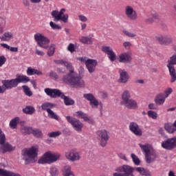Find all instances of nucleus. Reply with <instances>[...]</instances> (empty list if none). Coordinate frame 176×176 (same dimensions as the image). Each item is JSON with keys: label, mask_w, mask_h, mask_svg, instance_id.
Wrapping results in <instances>:
<instances>
[{"label": "nucleus", "mask_w": 176, "mask_h": 176, "mask_svg": "<svg viewBox=\"0 0 176 176\" xmlns=\"http://www.w3.org/2000/svg\"><path fill=\"white\" fill-rule=\"evenodd\" d=\"M61 134H62L61 131H57L49 133L47 135L50 138H56V137H59V135H61Z\"/></svg>", "instance_id": "79ce46f5"}, {"label": "nucleus", "mask_w": 176, "mask_h": 176, "mask_svg": "<svg viewBox=\"0 0 176 176\" xmlns=\"http://www.w3.org/2000/svg\"><path fill=\"white\" fill-rule=\"evenodd\" d=\"M6 142V135H5V133L2 131V129H0V145L1 144H5Z\"/></svg>", "instance_id": "37998d69"}, {"label": "nucleus", "mask_w": 176, "mask_h": 176, "mask_svg": "<svg viewBox=\"0 0 176 176\" xmlns=\"http://www.w3.org/2000/svg\"><path fill=\"white\" fill-rule=\"evenodd\" d=\"M166 98L164 94H159L155 98V102L157 105H163L166 101Z\"/></svg>", "instance_id": "b1692460"}, {"label": "nucleus", "mask_w": 176, "mask_h": 176, "mask_svg": "<svg viewBox=\"0 0 176 176\" xmlns=\"http://www.w3.org/2000/svg\"><path fill=\"white\" fill-rule=\"evenodd\" d=\"M153 21H155L153 18H148L146 19V23H147V24H151V23H153Z\"/></svg>", "instance_id": "680f3d73"}, {"label": "nucleus", "mask_w": 176, "mask_h": 176, "mask_svg": "<svg viewBox=\"0 0 176 176\" xmlns=\"http://www.w3.org/2000/svg\"><path fill=\"white\" fill-rule=\"evenodd\" d=\"M36 54H37V56H45V52L38 49H36Z\"/></svg>", "instance_id": "13d9d810"}, {"label": "nucleus", "mask_w": 176, "mask_h": 176, "mask_svg": "<svg viewBox=\"0 0 176 176\" xmlns=\"http://www.w3.org/2000/svg\"><path fill=\"white\" fill-rule=\"evenodd\" d=\"M30 78L27 76L16 75V78L11 80H3L1 83L6 90H11L13 87H17L19 83H28Z\"/></svg>", "instance_id": "f03ea898"}, {"label": "nucleus", "mask_w": 176, "mask_h": 176, "mask_svg": "<svg viewBox=\"0 0 176 176\" xmlns=\"http://www.w3.org/2000/svg\"><path fill=\"white\" fill-rule=\"evenodd\" d=\"M61 157L60 153H52L50 151L45 153L43 157L38 160V164H52L54 162H57Z\"/></svg>", "instance_id": "423d86ee"}, {"label": "nucleus", "mask_w": 176, "mask_h": 176, "mask_svg": "<svg viewBox=\"0 0 176 176\" xmlns=\"http://www.w3.org/2000/svg\"><path fill=\"white\" fill-rule=\"evenodd\" d=\"M6 91V89L3 85L0 86V94H3Z\"/></svg>", "instance_id": "e2e57ef3"}, {"label": "nucleus", "mask_w": 176, "mask_h": 176, "mask_svg": "<svg viewBox=\"0 0 176 176\" xmlns=\"http://www.w3.org/2000/svg\"><path fill=\"white\" fill-rule=\"evenodd\" d=\"M65 13V8H62L58 12V10H53L51 12V16L54 19V21L56 23L58 21H63V23H68V19L69 16L68 14H64Z\"/></svg>", "instance_id": "1a4fd4ad"}, {"label": "nucleus", "mask_w": 176, "mask_h": 176, "mask_svg": "<svg viewBox=\"0 0 176 176\" xmlns=\"http://www.w3.org/2000/svg\"><path fill=\"white\" fill-rule=\"evenodd\" d=\"M80 61H81V63H85V64H86V61H87V57H81L79 58Z\"/></svg>", "instance_id": "69168bd1"}, {"label": "nucleus", "mask_w": 176, "mask_h": 176, "mask_svg": "<svg viewBox=\"0 0 176 176\" xmlns=\"http://www.w3.org/2000/svg\"><path fill=\"white\" fill-rule=\"evenodd\" d=\"M23 112L26 115H33L35 113V108L32 106H26L23 109Z\"/></svg>", "instance_id": "473e14b6"}, {"label": "nucleus", "mask_w": 176, "mask_h": 176, "mask_svg": "<svg viewBox=\"0 0 176 176\" xmlns=\"http://www.w3.org/2000/svg\"><path fill=\"white\" fill-rule=\"evenodd\" d=\"M131 54L129 52H124L120 54L119 56V62L123 63L124 64H129L131 63Z\"/></svg>", "instance_id": "412c9836"}, {"label": "nucleus", "mask_w": 176, "mask_h": 176, "mask_svg": "<svg viewBox=\"0 0 176 176\" xmlns=\"http://www.w3.org/2000/svg\"><path fill=\"white\" fill-rule=\"evenodd\" d=\"M161 146L166 151H173V149L176 148V137L170 138L165 141H163Z\"/></svg>", "instance_id": "ddd939ff"}, {"label": "nucleus", "mask_w": 176, "mask_h": 176, "mask_svg": "<svg viewBox=\"0 0 176 176\" xmlns=\"http://www.w3.org/2000/svg\"><path fill=\"white\" fill-rule=\"evenodd\" d=\"M0 175L2 176H21V175L19 173H14L12 171L0 169Z\"/></svg>", "instance_id": "7c9ffc66"}, {"label": "nucleus", "mask_w": 176, "mask_h": 176, "mask_svg": "<svg viewBox=\"0 0 176 176\" xmlns=\"http://www.w3.org/2000/svg\"><path fill=\"white\" fill-rule=\"evenodd\" d=\"M34 128L31 127V126H23L21 128V131L22 133V134H23V135H28L30 134H32V130Z\"/></svg>", "instance_id": "72a5a7b5"}, {"label": "nucleus", "mask_w": 176, "mask_h": 176, "mask_svg": "<svg viewBox=\"0 0 176 176\" xmlns=\"http://www.w3.org/2000/svg\"><path fill=\"white\" fill-rule=\"evenodd\" d=\"M67 50L70 52V53H74V52H75V45L69 43L67 47Z\"/></svg>", "instance_id": "3c124183"}, {"label": "nucleus", "mask_w": 176, "mask_h": 176, "mask_svg": "<svg viewBox=\"0 0 176 176\" xmlns=\"http://www.w3.org/2000/svg\"><path fill=\"white\" fill-rule=\"evenodd\" d=\"M2 47L4 49H8V50H10V52H13L14 53H17L19 52V48L16 47H10L6 43H1L0 44Z\"/></svg>", "instance_id": "c9c22d12"}, {"label": "nucleus", "mask_w": 176, "mask_h": 176, "mask_svg": "<svg viewBox=\"0 0 176 176\" xmlns=\"http://www.w3.org/2000/svg\"><path fill=\"white\" fill-rule=\"evenodd\" d=\"M134 170H135L138 173L140 174V175L144 176H152V174H151V172L149 170H146L142 167H137L134 168Z\"/></svg>", "instance_id": "a878e982"}, {"label": "nucleus", "mask_w": 176, "mask_h": 176, "mask_svg": "<svg viewBox=\"0 0 176 176\" xmlns=\"http://www.w3.org/2000/svg\"><path fill=\"white\" fill-rule=\"evenodd\" d=\"M122 32L123 34H124V35H126V36H129V38H134L135 36H137L135 34L130 32L127 30H123Z\"/></svg>", "instance_id": "8fccbe9b"}, {"label": "nucleus", "mask_w": 176, "mask_h": 176, "mask_svg": "<svg viewBox=\"0 0 176 176\" xmlns=\"http://www.w3.org/2000/svg\"><path fill=\"white\" fill-rule=\"evenodd\" d=\"M83 97L87 100V101H89V105L91 107V108H97V107L100 105L98 100L96 98V96H94L93 94H85Z\"/></svg>", "instance_id": "dca6fc26"}, {"label": "nucleus", "mask_w": 176, "mask_h": 176, "mask_svg": "<svg viewBox=\"0 0 176 176\" xmlns=\"http://www.w3.org/2000/svg\"><path fill=\"white\" fill-rule=\"evenodd\" d=\"M55 52H56V45L52 44L50 47V48L47 52V56H50V57H52V56H53Z\"/></svg>", "instance_id": "4c0bfd02"}, {"label": "nucleus", "mask_w": 176, "mask_h": 176, "mask_svg": "<svg viewBox=\"0 0 176 176\" xmlns=\"http://www.w3.org/2000/svg\"><path fill=\"white\" fill-rule=\"evenodd\" d=\"M19 123H21V120L20 119V117H15L10 120L9 126L10 129L14 130V129H17V126Z\"/></svg>", "instance_id": "393cba45"}, {"label": "nucleus", "mask_w": 176, "mask_h": 176, "mask_svg": "<svg viewBox=\"0 0 176 176\" xmlns=\"http://www.w3.org/2000/svg\"><path fill=\"white\" fill-rule=\"evenodd\" d=\"M80 41L85 45H91L93 43V38L89 36H82Z\"/></svg>", "instance_id": "f704fd0d"}, {"label": "nucleus", "mask_w": 176, "mask_h": 176, "mask_svg": "<svg viewBox=\"0 0 176 176\" xmlns=\"http://www.w3.org/2000/svg\"><path fill=\"white\" fill-rule=\"evenodd\" d=\"M6 60L5 56H0V67L4 65L5 63H6Z\"/></svg>", "instance_id": "603ef678"}, {"label": "nucleus", "mask_w": 176, "mask_h": 176, "mask_svg": "<svg viewBox=\"0 0 176 176\" xmlns=\"http://www.w3.org/2000/svg\"><path fill=\"white\" fill-rule=\"evenodd\" d=\"M43 74L42 73V72L34 69V75H38V76H41V75H43Z\"/></svg>", "instance_id": "052dcab7"}, {"label": "nucleus", "mask_w": 176, "mask_h": 176, "mask_svg": "<svg viewBox=\"0 0 176 176\" xmlns=\"http://www.w3.org/2000/svg\"><path fill=\"white\" fill-rule=\"evenodd\" d=\"M78 20L82 23H86L87 21V17L85 15H78Z\"/></svg>", "instance_id": "864d4df0"}, {"label": "nucleus", "mask_w": 176, "mask_h": 176, "mask_svg": "<svg viewBox=\"0 0 176 176\" xmlns=\"http://www.w3.org/2000/svg\"><path fill=\"white\" fill-rule=\"evenodd\" d=\"M56 64H60L66 67L69 69V73L63 76L62 80L63 83L66 85H70V86H74V87H79L85 85V81L82 80L80 76H78V74L75 72L74 66L71 63L65 61L64 60H55Z\"/></svg>", "instance_id": "f257e3e1"}, {"label": "nucleus", "mask_w": 176, "mask_h": 176, "mask_svg": "<svg viewBox=\"0 0 176 176\" xmlns=\"http://www.w3.org/2000/svg\"><path fill=\"white\" fill-rule=\"evenodd\" d=\"M22 88L23 89V92L26 96H28V97H31V96H32V91H31V89L29 88L28 86L23 85Z\"/></svg>", "instance_id": "ea45409f"}, {"label": "nucleus", "mask_w": 176, "mask_h": 176, "mask_svg": "<svg viewBox=\"0 0 176 176\" xmlns=\"http://www.w3.org/2000/svg\"><path fill=\"white\" fill-rule=\"evenodd\" d=\"M12 151H14V148H13V146H12V145L8 142L1 144L0 151H1L2 153H6V152H12Z\"/></svg>", "instance_id": "5701e85b"}, {"label": "nucleus", "mask_w": 176, "mask_h": 176, "mask_svg": "<svg viewBox=\"0 0 176 176\" xmlns=\"http://www.w3.org/2000/svg\"><path fill=\"white\" fill-rule=\"evenodd\" d=\"M54 108V104L47 102L41 104V109L42 111H46L47 112H49V111H51Z\"/></svg>", "instance_id": "c756f323"}, {"label": "nucleus", "mask_w": 176, "mask_h": 176, "mask_svg": "<svg viewBox=\"0 0 176 176\" xmlns=\"http://www.w3.org/2000/svg\"><path fill=\"white\" fill-rule=\"evenodd\" d=\"M123 46L125 47V49L129 50L131 47V43L126 41L123 43Z\"/></svg>", "instance_id": "5fc2aeb1"}, {"label": "nucleus", "mask_w": 176, "mask_h": 176, "mask_svg": "<svg viewBox=\"0 0 176 176\" xmlns=\"http://www.w3.org/2000/svg\"><path fill=\"white\" fill-rule=\"evenodd\" d=\"M168 176H176V175H175V173H174V171L170 170L168 172Z\"/></svg>", "instance_id": "774afa93"}, {"label": "nucleus", "mask_w": 176, "mask_h": 176, "mask_svg": "<svg viewBox=\"0 0 176 176\" xmlns=\"http://www.w3.org/2000/svg\"><path fill=\"white\" fill-rule=\"evenodd\" d=\"M26 72L28 76H32V75H35V69H32V67H28Z\"/></svg>", "instance_id": "a18cd8bd"}, {"label": "nucleus", "mask_w": 176, "mask_h": 176, "mask_svg": "<svg viewBox=\"0 0 176 176\" xmlns=\"http://www.w3.org/2000/svg\"><path fill=\"white\" fill-rule=\"evenodd\" d=\"M45 93L51 98H57L60 97L62 100H64V102L66 105H74L75 100L69 98L68 96H65L61 91L57 89L46 88L44 89Z\"/></svg>", "instance_id": "7ed1b4c3"}, {"label": "nucleus", "mask_w": 176, "mask_h": 176, "mask_svg": "<svg viewBox=\"0 0 176 176\" xmlns=\"http://www.w3.org/2000/svg\"><path fill=\"white\" fill-rule=\"evenodd\" d=\"M134 170L133 167L129 165H122L115 169L117 173H114L113 176H134Z\"/></svg>", "instance_id": "6e6552de"}, {"label": "nucleus", "mask_w": 176, "mask_h": 176, "mask_svg": "<svg viewBox=\"0 0 176 176\" xmlns=\"http://www.w3.org/2000/svg\"><path fill=\"white\" fill-rule=\"evenodd\" d=\"M147 115L148 118H151V119H153L154 120H156L157 119V113L156 111L150 110L147 112Z\"/></svg>", "instance_id": "58836bf2"}, {"label": "nucleus", "mask_w": 176, "mask_h": 176, "mask_svg": "<svg viewBox=\"0 0 176 176\" xmlns=\"http://www.w3.org/2000/svg\"><path fill=\"white\" fill-rule=\"evenodd\" d=\"M50 174L52 176H58V170L56 167H52L50 168Z\"/></svg>", "instance_id": "49530a36"}, {"label": "nucleus", "mask_w": 176, "mask_h": 176, "mask_svg": "<svg viewBox=\"0 0 176 176\" xmlns=\"http://www.w3.org/2000/svg\"><path fill=\"white\" fill-rule=\"evenodd\" d=\"M139 146L144 153L146 163L150 164V163L155 162V159H156V153L151 151V149H152V146L148 144L144 145L139 144Z\"/></svg>", "instance_id": "0eeeda50"}, {"label": "nucleus", "mask_w": 176, "mask_h": 176, "mask_svg": "<svg viewBox=\"0 0 176 176\" xmlns=\"http://www.w3.org/2000/svg\"><path fill=\"white\" fill-rule=\"evenodd\" d=\"M66 119L67 122L72 124L76 131H78V133L82 131V129H83V123H82L80 120L69 116H66Z\"/></svg>", "instance_id": "f8f14e48"}, {"label": "nucleus", "mask_w": 176, "mask_h": 176, "mask_svg": "<svg viewBox=\"0 0 176 176\" xmlns=\"http://www.w3.org/2000/svg\"><path fill=\"white\" fill-rule=\"evenodd\" d=\"M155 39L158 43H160V45H164V46H168V45H170V43L173 42V38L168 36H157Z\"/></svg>", "instance_id": "a211bd4d"}, {"label": "nucleus", "mask_w": 176, "mask_h": 176, "mask_svg": "<svg viewBox=\"0 0 176 176\" xmlns=\"http://www.w3.org/2000/svg\"><path fill=\"white\" fill-rule=\"evenodd\" d=\"M12 38H13V33L10 32H6L3 36H0L1 41H3L4 42H8Z\"/></svg>", "instance_id": "c85d7f7f"}, {"label": "nucleus", "mask_w": 176, "mask_h": 176, "mask_svg": "<svg viewBox=\"0 0 176 176\" xmlns=\"http://www.w3.org/2000/svg\"><path fill=\"white\" fill-rule=\"evenodd\" d=\"M50 76L51 78H54V79H58V75H57V73H56L54 72H51L50 73Z\"/></svg>", "instance_id": "6e6d98bb"}, {"label": "nucleus", "mask_w": 176, "mask_h": 176, "mask_svg": "<svg viewBox=\"0 0 176 176\" xmlns=\"http://www.w3.org/2000/svg\"><path fill=\"white\" fill-rule=\"evenodd\" d=\"M131 157L133 160V162L135 166H140V163H141V161H140V158L135 155V154L132 153L131 155Z\"/></svg>", "instance_id": "a19ab883"}, {"label": "nucleus", "mask_w": 176, "mask_h": 176, "mask_svg": "<svg viewBox=\"0 0 176 176\" xmlns=\"http://www.w3.org/2000/svg\"><path fill=\"white\" fill-rule=\"evenodd\" d=\"M164 129L169 134H173V133H175L176 128L174 126V124L171 123H166L164 124Z\"/></svg>", "instance_id": "cd10ccee"}, {"label": "nucleus", "mask_w": 176, "mask_h": 176, "mask_svg": "<svg viewBox=\"0 0 176 176\" xmlns=\"http://www.w3.org/2000/svg\"><path fill=\"white\" fill-rule=\"evenodd\" d=\"M66 159L69 160V162H76L80 159V155L76 150H69L65 153V155Z\"/></svg>", "instance_id": "2eb2a0df"}, {"label": "nucleus", "mask_w": 176, "mask_h": 176, "mask_svg": "<svg viewBox=\"0 0 176 176\" xmlns=\"http://www.w3.org/2000/svg\"><path fill=\"white\" fill-rule=\"evenodd\" d=\"M98 65V62L95 59L88 58L85 62V65L89 74H93L96 71V67Z\"/></svg>", "instance_id": "6ab92c4d"}, {"label": "nucleus", "mask_w": 176, "mask_h": 176, "mask_svg": "<svg viewBox=\"0 0 176 176\" xmlns=\"http://www.w3.org/2000/svg\"><path fill=\"white\" fill-rule=\"evenodd\" d=\"M102 52L104 53H106L107 54L109 60L112 62L115 61L116 60V54L113 52V50L109 46H103L102 47Z\"/></svg>", "instance_id": "aec40b11"}, {"label": "nucleus", "mask_w": 176, "mask_h": 176, "mask_svg": "<svg viewBox=\"0 0 176 176\" xmlns=\"http://www.w3.org/2000/svg\"><path fill=\"white\" fill-rule=\"evenodd\" d=\"M23 4L24 5V6L28 7V6H30V1L23 0Z\"/></svg>", "instance_id": "0e129e2a"}, {"label": "nucleus", "mask_w": 176, "mask_h": 176, "mask_svg": "<svg viewBox=\"0 0 176 176\" xmlns=\"http://www.w3.org/2000/svg\"><path fill=\"white\" fill-rule=\"evenodd\" d=\"M119 73V83H127V82H129V74H127V72H126V70H120Z\"/></svg>", "instance_id": "4be33fe9"}, {"label": "nucleus", "mask_w": 176, "mask_h": 176, "mask_svg": "<svg viewBox=\"0 0 176 176\" xmlns=\"http://www.w3.org/2000/svg\"><path fill=\"white\" fill-rule=\"evenodd\" d=\"M118 157L120 159H122V160H125V162H127V157H126V155L123 153H119Z\"/></svg>", "instance_id": "4d7b16f0"}, {"label": "nucleus", "mask_w": 176, "mask_h": 176, "mask_svg": "<svg viewBox=\"0 0 176 176\" xmlns=\"http://www.w3.org/2000/svg\"><path fill=\"white\" fill-rule=\"evenodd\" d=\"M32 134L36 138H43V132L39 129H34L32 131Z\"/></svg>", "instance_id": "2f4dec72"}, {"label": "nucleus", "mask_w": 176, "mask_h": 176, "mask_svg": "<svg viewBox=\"0 0 176 176\" xmlns=\"http://www.w3.org/2000/svg\"><path fill=\"white\" fill-rule=\"evenodd\" d=\"M171 93H173V89L167 88L164 92V97H165V98H168V96H170Z\"/></svg>", "instance_id": "09e8293b"}, {"label": "nucleus", "mask_w": 176, "mask_h": 176, "mask_svg": "<svg viewBox=\"0 0 176 176\" xmlns=\"http://www.w3.org/2000/svg\"><path fill=\"white\" fill-rule=\"evenodd\" d=\"M97 138L100 142V146L102 147L107 146L109 140V135L107 130H101L96 132Z\"/></svg>", "instance_id": "9b49d317"}, {"label": "nucleus", "mask_w": 176, "mask_h": 176, "mask_svg": "<svg viewBox=\"0 0 176 176\" xmlns=\"http://www.w3.org/2000/svg\"><path fill=\"white\" fill-rule=\"evenodd\" d=\"M38 146H32L28 148H24L22 150L21 155L24 156L23 160H25L28 163H35L36 159H38Z\"/></svg>", "instance_id": "20e7f679"}, {"label": "nucleus", "mask_w": 176, "mask_h": 176, "mask_svg": "<svg viewBox=\"0 0 176 176\" xmlns=\"http://www.w3.org/2000/svg\"><path fill=\"white\" fill-rule=\"evenodd\" d=\"M63 175L64 176H75L74 175V173L72 172L70 166H65L64 168Z\"/></svg>", "instance_id": "e433bc0d"}, {"label": "nucleus", "mask_w": 176, "mask_h": 176, "mask_svg": "<svg viewBox=\"0 0 176 176\" xmlns=\"http://www.w3.org/2000/svg\"><path fill=\"white\" fill-rule=\"evenodd\" d=\"M124 13L125 16H126L129 20H137V19H138V14H137V11H135L131 6H125Z\"/></svg>", "instance_id": "4468645a"}, {"label": "nucleus", "mask_w": 176, "mask_h": 176, "mask_svg": "<svg viewBox=\"0 0 176 176\" xmlns=\"http://www.w3.org/2000/svg\"><path fill=\"white\" fill-rule=\"evenodd\" d=\"M34 41H36L37 45H38L40 47H43V49L49 48V43H50V40L43 34L41 33L35 34Z\"/></svg>", "instance_id": "9d476101"}, {"label": "nucleus", "mask_w": 176, "mask_h": 176, "mask_svg": "<svg viewBox=\"0 0 176 176\" xmlns=\"http://www.w3.org/2000/svg\"><path fill=\"white\" fill-rule=\"evenodd\" d=\"M48 117L51 118V119H55V120H58V116L54 113L52 110H48Z\"/></svg>", "instance_id": "c03bdc74"}, {"label": "nucleus", "mask_w": 176, "mask_h": 176, "mask_svg": "<svg viewBox=\"0 0 176 176\" xmlns=\"http://www.w3.org/2000/svg\"><path fill=\"white\" fill-rule=\"evenodd\" d=\"M31 3H41L42 0H30Z\"/></svg>", "instance_id": "338daca9"}, {"label": "nucleus", "mask_w": 176, "mask_h": 176, "mask_svg": "<svg viewBox=\"0 0 176 176\" xmlns=\"http://www.w3.org/2000/svg\"><path fill=\"white\" fill-rule=\"evenodd\" d=\"M129 127L130 131L137 137H141V135H142V130L140 129V125H138L137 122H130Z\"/></svg>", "instance_id": "f3484780"}, {"label": "nucleus", "mask_w": 176, "mask_h": 176, "mask_svg": "<svg viewBox=\"0 0 176 176\" xmlns=\"http://www.w3.org/2000/svg\"><path fill=\"white\" fill-rule=\"evenodd\" d=\"M50 25L52 30H61V26L54 23L53 21L50 22Z\"/></svg>", "instance_id": "de8ad7c7"}, {"label": "nucleus", "mask_w": 176, "mask_h": 176, "mask_svg": "<svg viewBox=\"0 0 176 176\" xmlns=\"http://www.w3.org/2000/svg\"><path fill=\"white\" fill-rule=\"evenodd\" d=\"M148 109H156V104L155 103H151L148 104Z\"/></svg>", "instance_id": "bf43d9fd"}, {"label": "nucleus", "mask_w": 176, "mask_h": 176, "mask_svg": "<svg viewBox=\"0 0 176 176\" xmlns=\"http://www.w3.org/2000/svg\"><path fill=\"white\" fill-rule=\"evenodd\" d=\"M76 116L80 119H83L84 122H88V123L90 122V118L85 113H83V111H78L76 112Z\"/></svg>", "instance_id": "bb28decb"}, {"label": "nucleus", "mask_w": 176, "mask_h": 176, "mask_svg": "<svg viewBox=\"0 0 176 176\" xmlns=\"http://www.w3.org/2000/svg\"><path fill=\"white\" fill-rule=\"evenodd\" d=\"M121 105H124L128 109H137L138 108L137 100L131 99V94L129 90H125L122 93Z\"/></svg>", "instance_id": "39448f33"}]
</instances>
